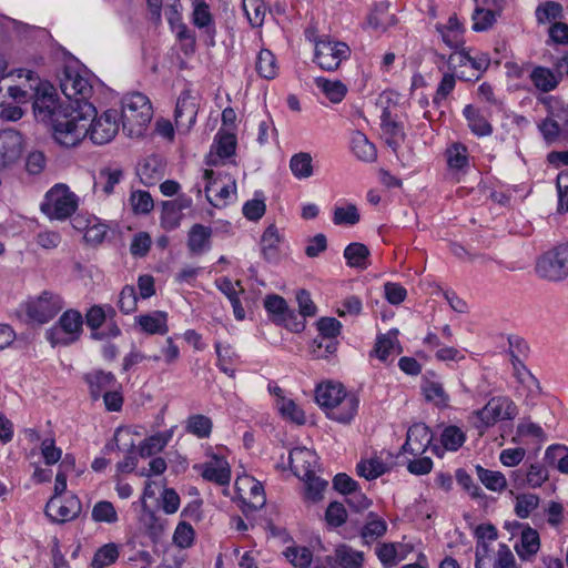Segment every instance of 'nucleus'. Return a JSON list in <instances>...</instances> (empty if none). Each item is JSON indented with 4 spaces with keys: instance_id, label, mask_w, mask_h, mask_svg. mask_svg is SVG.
<instances>
[{
    "instance_id": "f257e3e1",
    "label": "nucleus",
    "mask_w": 568,
    "mask_h": 568,
    "mask_svg": "<svg viewBox=\"0 0 568 568\" xmlns=\"http://www.w3.org/2000/svg\"><path fill=\"white\" fill-rule=\"evenodd\" d=\"M95 113V108L91 103L78 104V108L70 103L63 108L62 114L54 118V140L67 148L78 145L88 136L90 121Z\"/></svg>"
},
{
    "instance_id": "f03ea898",
    "label": "nucleus",
    "mask_w": 568,
    "mask_h": 568,
    "mask_svg": "<svg viewBox=\"0 0 568 568\" xmlns=\"http://www.w3.org/2000/svg\"><path fill=\"white\" fill-rule=\"evenodd\" d=\"M152 105L149 98L140 92H132L122 99L123 132L130 138L144 134L152 119Z\"/></svg>"
},
{
    "instance_id": "7ed1b4c3",
    "label": "nucleus",
    "mask_w": 568,
    "mask_h": 568,
    "mask_svg": "<svg viewBox=\"0 0 568 568\" xmlns=\"http://www.w3.org/2000/svg\"><path fill=\"white\" fill-rule=\"evenodd\" d=\"M518 415L517 405L506 396H496L480 409L471 413L470 424L483 435L498 422L511 420Z\"/></svg>"
},
{
    "instance_id": "20e7f679",
    "label": "nucleus",
    "mask_w": 568,
    "mask_h": 568,
    "mask_svg": "<svg viewBox=\"0 0 568 568\" xmlns=\"http://www.w3.org/2000/svg\"><path fill=\"white\" fill-rule=\"evenodd\" d=\"M80 199L63 183L53 185L41 203V211L50 220L64 221L79 207Z\"/></svg>"
},
{
    "instance_id": "39448f33",
    "label": "nucleus",
    "mask_w": 568,
    "mask_h": 568,
    "mask_svg": "<svg viewBox=\"0 0 568 568\" xmlns=\"http://www.w3.org/2000/svg\"><path fill=\"white\" fill-rule=\"evenodd\" d=\"M18 77H26L29 82V89L33 91V110L34 113L41 116L43 120L51 119L52 123L58 114L63 113V109L58 108L57 98L54 94L53 87L48 83L33 85L38 78H34V73L30 70H18Z\"/></svg>"
},
{
    "instance_id": "423d86ee",
    "label": "nucleus",
    "mask_w": 568,
    "mask_h": 568,
    "mask_svg": "<svg viewBox=\"0 0 568 568\" xmlns=\"http://www.w3.org/2000/svg\"><path fill=\"white\" fill-rule=\"evenodd\" d=\"M83 318L80 312L69 310L59 318L58 323L47 331L45 337L52 346L70 345L79 339L82 333Z\"/></svg>"
},
{
    "instance_id": "0eeeda50",
    "label": "nucleus",
    "mask_w": 568,
    "mask_h": 568,
    "mask_svg": "<svg viewBox=\"0 0 568 568\" xmlns=\"http://www.w3.org/2000/svg\"><path fill=\"white\" fill-rule=\"evenodd\" d=\"M351 54L349 47L328 37L315 41L314 61L325 71H335Z\"/></svg>"
},
{
    "instance_id": "6e6552de",
    "label": "nucleus",
    "mask_w": 568,
    "mask_h": 568,
    "mask_svg": "<svg viewBox=\"0 0 568 568\" xmlns=\"http://www.w3.org/2000/svg\"><path fill=\"white\" fill-rule=\"evenodd\" d=\"M536 272L549 281H560L568 276V244L545 253L537 262Z\"/></svg>"
},
{
    "instance_id": "1a4fd4ad",
    "label": "nucleus",
    "mask_w": 568,
    "mask_h": 568,
    "mask_svg": "<svg viewBox=\"0 0 568 568\" xmlns=\"http://www.w3.org/2000/svg\"><path fill=\"white\" fill-rule=\"evenodd\" d=\"M60 88L70 101H74V108H78V104L89 103L92 85L89 79L78 70L65 68L60 79Z\"/></svg>"
},
{
    "instance_id": "9d476101",
    "label": "nucleus",
    "mask_w": 568,
    "mask_h": 568,
    "mask_svg": "<svg viewBox=\"0 0 568 568\" xmlns=\"http://www.w3.org/2000/svg\"><path fill=\"white\" fill-rule=\"evenodd\" d=\"M63 307L59 295L43 292L37 298L30 300L26 304V313L30 321L44 324L51 321Z\"/></svg>"
},
{
    "instance_id": "9b49d317",
    "label": "nucleus",
    "mask_w": 568,
    "mask_h": 568,
    "mask_svg": "<svg viewBox=\"0 0 568 568\" xmlns=\"http://www.w3.org/2000/svg\"><path fill=\"white\" fill-rule=\"evenodd\" d=\"M203 179L206 181L204 186L207 201L215 207L225 206L231 200L235 199L236 184L234 180L222 181L215 176L213 170H204Z\"/></svg>"
},
{
    "instance_id": "f8f14e48",
    "label": "nucleus",
    "mask_w": 568,
    "mask_h": 568,
    "mask_svg": "<svg viewBox=\"0 0 568 568\" xmlns=\"http://www.w3.org/2000/svg\"><path fill=\"white\" fill-rule=\"evenodd\" d=\"M119 132L118 112L106 110L100 116L91 118L88 136L92 143L103 145L111 142Z\"/></svg>"
},
{
    "instance_id": "ddd939ff",
    "label": "nucleus",
    "mask_w": 568,
    "mask_h": 568,
    "mask_svg": "<svg viewBox=\"0 0 568 568\" xmlns=\"http://www.w3.org/2000/svg\"><path fill=\"white\" fill-rule=\"evenodd\" d=\"M24 150L22 135L16 130L0 131V171L12 169L21 160Z\"/></svg>"
},
{
    "instance_id": "4468645a",
    "label": "nucleus",
    "mask_w": 568,
    "mask_h": 568,
    "mask_svg": "<svg viewBox=\"0 0 568 568\" xmlns=\"http://www.w3.org/2000/svg\"><path fill=\"white\" fill-rule=\"evenodd\" d=\"M81 501L77 496L65 499L51 497L45 505V515L54 523H67L75 519L81 513Z\"/></svg>"
},
{
    "instance_id": "2eb2a0df",
    "label": "nucleus",
    "mask_w": 568,
    "mask_h": 568,
    "mask_svg": "<svg viewBox=\"0 0 568 568\" xmlns=\"http://www.w3.org/2000/svg\"><path fill=\"white\" fill-rule=\"evenodd\" d=\"M290 466L298 478L316 473L318 457L316 453L306 447H296L290 452Z\"/></svg>"
},
{
    "instance_id": "dca6fc26",
    "label": "nucleus",
    "mask_w": 568,
    "mask_h": 568,
    "mask_svg": "<svg viewBox=\"0 0 568 568\" xmlns=\"http://www.w3.org/2000/svg\"><path fill=\"white\" fill-rule=\"evenodd\" d=\"M430 443L432 433L429 428L423 423H417L409 427L403 449L418 456L426 452Z\"/></svg>"
},
{
    "instance_id": "f3484780",
    "label": "nucleus",
    "mask_w": 568,
    "mask_h": 568,
    "mask_svg": "<svg viewBox=\"0 0 568 568\" xmlns=\"http://www.w3.org/2000/svg\"><path fill=\"white\" fill-rule=\"evenodd\" d=\"M199 468L204 479L222 486L229 485L231 469L229 463L223 457L213 456Z\"/></svg>"
},
{
    "instance_id": "a211bd4d",
    "label": "nucleus",
    "mask_w": 568,
    "mask_h": 568,
    "mask_svg": "<svg viewBox=\"0 0 568 568\" xmlns=\"http://www.w3.org/2000/svg\"><path fill=\"white\" fill-rule=\"evenodd\" d=\"M135 324L143 333L154 335H164L169 332L168 315L162 311H154L148 314H141L134 318Z\"/></svg>"
},
{
    "instance_id": "6ab92c4d",
    "label": "nucleus",
    "mask_w": 568,
    "mask_h": 568,
    "mask_svg": "<svg viewBox=\"0 0 568 568\" xmlns=\"http://www.w3.org/2000/svg\"><path fill=\"white\" fill-rule=\"evenodd\" d=\"M192 22L211 39L215 36V22L205 0H193Z\"/></svg>"
},
{
    "instance_id": "aec40b11",
    "label": "nucleus",
    "mask_w": 568,
    "mask_h": 568,
    "mask_svg": "<svg viewBox=\"0 0 568 568\" xmlns=\"http://www.w3.org/2000/svg\"><path fill=\"white\" fill-rule=\"evenodd\" d=\"M345 394L346 392L341 384L328 382L317 386L315 399L320 406L331 412L343 399Z\"/></svg>"
},
{
    "instance_id": "412c9836",
    "label": "nucleus",
    "mask_w": 568,
    "mask_h": 568,
    "mask_svg": "<svg viewBox=\"0 0 568 568\" xmlns=\"http://www.w3.org/2000/svg\"><path fill=\"white\" fill-rule=\"evenodd\" d=\"M400 352L402 347L397 339V331H389L386 334L379 335L373 349L375 356L384 363L389 359L392 361Z\"/></svg>"
},
{
    "instance_id": "4be33fe9",
    "label": "nucleus",
    "mask_w": 568,
    "mask_h": 568,
    "mask_svg": "<svg viewBox=\"0 0 568 568\" xmlns=\"http://www.w3.org/2000/svg\"><path fill=\"white\" fill-rule=\"evenodd\" d=\"M540 548V538L536 529L526 526L520 534V542L515 546L517 555L523 560H530Z\"/></svg>"
},
{
    "instance_id": "5701e85b",
    "label": "nucleus",
    "mask_w": 568,
    "mask_h": 568,
    "mask_svg": "<svg viewBox=\"0 0 568 568\" xmlns=\"http://www.w3.org/2000/svg\"><path fill=\"white\" fill-rule=\"evenodd\" d=\"M436 29L447 47L458 49L463 45L464 28L456 16L449 17L447 23L438 24Z\"/></svg>"
},
{
    "instance_id": "b1692460",
    "label": "nucleus",
    "mask_w": 568,
    "mask_h": 568,
    "mask_svg": "<svg viewBox=\"0 0 568 568\" xmlns=\"http://www.w3.org/2000/svg\"><path fill=\"white\" fill-rule=\"evenodd\" d=\"M334 562L341 568H363L365 555L348 545H338L332 557Z\"/></svg>"
},
{
    "instance_id": "393cba45",
    "label": "nucleus",
    "mask_w": 568,
    "mask_h": 568,
    "mask_svg": "<svg viewBox=\"0 0 568 568\" xmlns=\"http://www.w3.org/2000/svg\"><path fill=\"white\" fill-rule=\"evenodd\" d=\"M358 399L354 395L345 394L336 406L327 412V416L338 423H349L357 413Z\"/></svg>"
},
{
    "instance_id": "a878e982",
    "label": "nucleus",
    "mask_w": 568,
    "mask_h": 568,
    "mask_svg": "<svg viewBox=\"0 0 568 568\" xmlns=\"http://www.w3.org/2000/svg\"><path fill=\"white\" fill-rule=\"evenodd\" d=\"M85 381L89 384L90 393L93 399L100 398L106 390L114 387L115 377L112 373L97 371L85 375Z\"/></svg>"
},
{
    "instance_id": "bb28decb",
    "label": "nucleus",
    "mask_w": 568,
    "mask_h": 568,
    "mask_svg": "<svg viewBox=\"0 0 568 568\" xmlns=\"http://www.w3.org/2000/svg\"><path fill=\"white\" fill-rule=\"evenodd\" d=\"M351 148L354 155L361 161L373 162L377 158L375 145L361 131L353 132Z\"/></svg>"
},
{
    "instance_id": "cd10ccee",
    "label": "nucleus",
    "mask_w": 568,
    "mask_h": 568,
    "mask_svg": "<svg viewBox=\"0 0 568 568\" xmlns=\"http://www.w3.org/2000/svg\"><path fill=\"white\" fill-rule=\"evenodd\" d=\"M197 114L195 103L189 97H180L175 108V123L178 129L189 130L195 122Z\"/></svg>"
},
{
    "instance_id": "c85d7f7f",
    "label": "nucleus",
    "mask_w": 568,
    "mask_h": 568,
    "mask_svg": "<svg viewBox=\"0 0 568 568\" xmlns=\"http://www.w3.org/2000/svg\"><path fill=\"white\" fill-rule=\"evenodd\" d=\"M531 82L541 92H549L557 88L560 82L556 70L551 71L545 67H536L529 75Z\"/></svg>"
},
{
    "instance_id": "c756f323",
    "label": "nucleus",
    "mask_w": 568,
    "mask_h": 568,
    "mask_svg": "<svg viewBox=\"0 0 568 568\" xmlns=\"http://www.w3.org/2000/svg\"><path fill=\"white\" fill-rule=\"evenodd\" d=\"M212 230L209 226L202 224H194L187 239V247L193 254H201L210 247V239Z\"/></svg>"
},
{
    "instance_id": "7c9ffc66",
    "label": "nucleus",
    "mask_w": 568,
    "mask_h": 568,
    "mask_svg": "<svg viewBox=\"0 0 568 568\" xmlns=\"http://www.w3.org/2000/svg\"><path fill=\"white\" fill-rule=\"evenodd\" d=\"M368 26L376 31H385L396 23L395 16L389 12V3L381 2L375 6L367 18Z\"/></svg>"
},
{
    "instance_id": "2f4dec72",
    "label": "nucleus",
    "mask_w": 568,
    "mask_h": 568,
    "mask_svg": "<svg viewBox=\"0 0 568 568\" xmlns=\"http://www.w3.org/2000/svg\"><path fill=\"white\" fill-rule=\"evenodd\" d=\"M184 427L186 433L203 439L210 437L213 423L212 419L205 415L194 414L186 418Z\"/></svg>"
},
{
    "instance_id": "473e14b6",
    "label": "nucleus",
    "mask_w": 568,
    "mask_h": 568,
    "mask_svg": "<svg viewBox=\"0 0 568 568\" xmlns=\"http://www.w3.org/2000/svg\"><path fill=\"white\" fill-rule=\"evenodd\" d=\"M138 174L146 185H152L163 176V165L156 156L148 158L139 165Z\"/></svg>"
},
{
    "instance_id": "72a5a7b5",
    "label": "nucleus",
    "mask_w": 568,
    "mask_h": 568,
    "mask_svg": "<svg viewBox=\"0 0 568 568\" xmlns=\"http://www.w3.org/2000/svg\"><path fill=\"white\" fill-rule=\"evenodd\" d=\"M463 113L468 122L469 129L474 134L478 136H486L491 134L493 128L490 123L474 106L466 105Z\"/></svg>"
},
{
    "instance_id": "f704fd0d",
    "label": "nucleus",
    "mask_w": 568,
    "mask_h": 568,
    "mask_svg": "<svg viewBox=\"0 0 568 568\" xmlns=\"http://www.w3.org/2000/svg\"><path fill=\"white\" fill-rule=\"evenodd\" d=\"M315 83L332 103H339L347 93V87L338 80L331 81L320 77L315 79Z\"/></svg>"
},
{
    "instance_id": "c9c22d12",
    "label": "nucleus",
    "mask_w": 568,
    "mask_h": 568,
    "mask_svg": "<svg viewBox=\"0 0 568 568\" xmlns=\"http://www.w3.org/2000/svg\"><path fill=\"white\" fill-rule=\"evenodd\" d=\"M148 4L152 10L155 19H160L161 10L170 23L180 20V1L179 0H148Z\"/></svg>"
},
{
    "instance_id": "e433bc0d",
    "label": "nucleus",
    "mask_w": 568,
    "mask_h": 568,
    "mask_svg": "<svg viewBox=\"0 0 568 568\" xmlns=\"http://www.w3.org/2000/svg\"><path fill=\"white\" fill-rule=\"evenodd\" d=\"M369 250L362 243H351L344 250V257L351 267L366 268L368 266Z\"/></svg>"
},
{
    "instance_id": "4c0bfd02",
    "label": "nucleus",
    "mask_w": 568,
    "mask_h": 568,
    "mask_svg": "<svg viewBox=\"0 0 568 568\" xmlns=\"http://www.w3.org/2000/svg\"><path fill=\"white\" fill-rule=\"evenodd\" d=\"M173 430L158 433L143 440L140 445V455L142 457H150L160 453L171 440Z\"/></svg>"
},
{
    "instance_id": "58836bf2",
    "label": "nucleus",
    "mask_w": 568,
    "mask_h": 568,
    "mask_svg": "<svg viewBox=\"0 0 568 568\" xmlns=\"http://www.w3.org/2000/svg\"><path fill=\"white\" fill-rule=\"evenodd\" d=\"M290 169L292 174L298 180L311 178L313 175L312 155L307 152L294 154L290 160Z\"/></svg>"
},
{
    "instance_id": "ea45409f",
    "label": "nucleus",
    "mask_w": 568,
    "mask_h": 568,
    "mask_svg": "<svg viewBox=\"0 0 568 568\" xmlns=\"http://www.w3.org/2000/svg\"><path fill=\"white\" fill-rule=\"evenodd\" d=\"M215 352L217 355L219 368L226 375L234 377V369L231 367V365L239 358L235 349L230 344L216 342Z\"/></svg>"
},
{
    "instance_id": "a19ab883",
    "label": "nucleus",
    "mask_w": 568,
    "mask_h": 568,
    "mask_svg": "<svg viewBox=\"0 0 568 568\" xmlns=\"http://www.w3.org/2000/svg\"><path fill=\"white\" fill-rule=\"evenodd\" d=\"M422 390L426 400L434 403L436 406H447L449 396L445 392L442 383L426 379L422 385Z\"/></svg>"
},
{
    "instance_id": "79ce46f5",
    "label": "nucleus",
    "mask_w": 568,
    "mask_h": 568,
    "mask_svg": "<svg viewBox=\"0 0 568 568\" xmlns=\"http://www.w3.org/2000/svg\"><path fill=\"white\" fill-rule=\"evenodd\" d=\"M91 517L95 523L108 525H113L119 520L118 511L113 504L109 500H100L94 504Z\"/></svg>"
},
{
    "instance_id": "37998d69",
    "label": "nucleus",
    "mask_w": 568,
    "mask_h": 568,
    "mask_svg": "<svg viewBox=\"0 0 568 568\" xmlns=\"http://www.w3.org/2000/svg\"><path fill=\"white\" fill-rule=\"evenodd\" d=\"M476 474L483 485L493 491H503L506 488V477L500 471L489 470L481 466L476 467Z\"/></svg>"
},
{
    "instance_id": "c03bdc74",
    "label": "nucleus",
    "mask_w": 568,
    "mask_h": 568,
    "mask_svg": "<svg viewBox=\"0 0 568 568\" xmlns=\"http://www.w3.org/2000/svg\"><path fill=\"white\" fill-rule=\"evenodd\" d=\"M119 558V546L114 542H109L100 547L91 561L92 568H105Z\"/></svg>"
},
{
    "instance_id": "a18cd8bd",
    "label": "nucleus",
    "mask_w": 568,
    "mask_h": 568,
    "mask_svg": "<svg viewBox=\"0 0 568 568\" xmlns=\"http://www.w3.org/2000/svg\"><path fill=\"white\" fill-rule=\"evenodd\" d=\"M282 241L277 227L271 224L263 233L261 237L262 252L267 260H272L276 256L278 244Z\"/></svg>"
},
{
    "instance_id": "49530a36",
    "label": "nucleus",
    "mask_w": 568,
    "mask_h": 568,
    "mask_svg": "<svg viewBox=\"0 0 568 568\" xmlns=\"http://www.w3.org/2000/svg\"><path fill=\"white\" fill-rule=\"evenodd\" d=\"M368 519L369 520L364 525L361 532V537L363 538L365 544H369L376 540L377 538L382 537L387 530L386 523L383 519L378 518L373 513L368 515Z\"/></svg>"
},
{
    "instance_id": "de8ad7c7",
    "label": "nucleus",
    "mask_w": 568,
    "mask_h": 568,
    "mask_svg": "<svg viewBox=\"0 0 568 568\" xmlns=\"http://www.w3.org/2000/svg\"><path fill=\"white\" fill-rule=\"evenodd\" d=\"M114 315L115 311L110 305H93L85 314V322L92 331H97L108 317L112 318Z\"/></svg>"
},
{
    "instance_id": "09e8293b",
    "label": "nucleus",
    "mask_w": 568,
    "mask_h": 568,
    "mask_svg": "<svg viewBox=\"0 0 568 568\" xmlns=\"http://www.w3.org/2000/svg\"><path fill=\"white\" fill-rule=\"evenodd\" d=\"M276 407L285 419L298 425H303L305 423L304 412L296 405V403L293 399H277Z\"/></svg>"
},
{
    "instance_id": "8fccbe9b",
    "label": "nucleus",
    "mask_w": 568,
    "mask_h": 568,
    "mask_svg": "<svg viewBox=\"0 0 568 568\" xmlns=\"http://www.w3.org/2000/svg\"><path fill=\"white\" fill-rule=\"evenodd\" d=\"M242 4L251 26L261 27L266 14V6L263 0H243Z\"/></svg>"
},
{
    "instance_id": "3c124183",
    "label": "nucleus",
    "mask_w": 568,
    "mask_h": 568,
    "mask_svg": "<svg viewBox=\"0 0 568 568\" xmlns=\"http://www.w3.org/2000/svg\"><path fill=\"white\" fill-rule=\"evenodd\" d=\"M545 459L550 465H557L562 474H568V448L564 445H551L546 449Z\"/></svg>"
},
{
    "instance_id": "603ef678",
    "label": "nucleus",
    "mask_w": 568,
    "mask_h": 568,
    "mask_svg": "<svg viewBox=\"0 0 568 568\" xmlns=\"http://www.w3.org/2000/svg\"><path fill=\"white\" fill-rule=\"evenodd\" d=\"M356 469L359 476L372 480L385 474L387 466L379 458H369L358 463Z\"/></svg>"
},
{
    "instance_id": "864d4df0",
    "label": "nucleus",
    "mask_w": 568,
    "mask_h": 568,
    "mask_svg": "<svg viewBox=\"0 0 568 568\" xmlns=\"http://www.w3.org/2000/svg\"><path fill=\"white\" fill-rule=\"evenodd\" d=\"M564 8L559 2L547 1L536 9V19L539 23L545 24L552 20L562 19Z\"/></svg>"
},
{
    "instance_id": "5fc2aeb1",
    "label": "nucleus",
    "mask_w": 568,
    "mask_h": 568,
    "mask_svg": "<svg viewBox=\"0 0 568 568\" xmlns=\"http://www.w3.org/2000/svg\"><path fill=\"white\" fill-rule=\"evenodd\" d=\"M258 74L265 79H274L277 74L276 59L270 50H261L256 61Z\"/></svg>"
},
{
    "instance_id": "6e6d98bb",
    "label": "nucleus",
    "mask_w": 568,
    "mask_h": 568,
    "mask_svg": "<svg viewBox=\"0 0 568 568\" xmlns=\"http://www.w3.org/2000/svg\"><path fill=\"white\" fill-rule=\"evenodd\" d=\"M99 176L102 181L103 193L110 195L114 192V186L122 181L123 170L119 166H108L100 170Z\"/></svg>"
},
{
    "instance_id": "4d7b16f0",
    "label": "nucleus",
    "mask_w": 568,
    "mask_h": 568,
    "mask_svg": "<svg viewBox=\"0 0 568 568\" xmlns=\"http://www.w3.org/2000/svg\"><path fill=\"white\" fill-rule=\"evenodd\" d=\"M305 483L306 498L313 501L322 499L323 493L327 486V481L316 476V473H312L308 476L301 477Z\"/></svg>"
},
{
    "instance_id": "13d9d810",
    "label": "nucleus",
    "mask_w": 568,
    "mask_h": 568,
    "mask_svg": "<svg viewBox=\"0 0 568 568\" xmlns=\"http://www.w3.org/2000/svg\"><path fill=\"white\" fill-rule=\"evenodd\" d=\"M264 307L268 313L276 315L281 322H285L287 317L293 316V311L287 307L286 301L280 295L266 296Z\"/></svg>"
},
{
    "instance_id": "bf43d9fd",
    "label": "nucleus",
    "mask_w": 568,
    "mask_h": 568,
    "mask_svg": "<svg viewBox=\"0 0 568 568\" xmlns=\"http://www.w3.org/2000/svg\"><path fill=\"white\" fill-rule=\"evenodd\" d=\"M214 148L221 159H227L235 153L236 138L233 133L219 132L215 138Z\"/></svg>"
},
{
    "instance_id": "052dcab7",
    "label": "nucleus",
    "mask_w": 568,
    "mask_h": 568,
    "mask_svg": "<svg viewBox=\"0 0 568 568\" xmlns=\"http://www.w3.org/2000/svg\"><path fill=\"white\" fill-rule=\"evenodd\" d=\"M359 212L354 204L336 206L333 214L335 225H355L359 221Z\"/></svg>"
},
{
    "instance_id": "680f3d73",
    "label": "nucleus",
    "mask_w": 568,
    "mask_h": 568,
    "mask_svg": "<svg viewBox=\"0 0 568 568\" xmlns=\"http://www.w3.org/2000/svg\"><path fill=\"white\" fill-rule=\"evenodd\" d=\"M539 498L535 494H521L516 497L515 513L519 518H528L538 507Z\"/></svg>"
},
{
    "instance_id": "e2e57ef3",
    "label": "nucleus",
    "mask_w": 568,
    "mask_h": 568,
    "mask_svg": "<svg viewBox=\"0 0 568 568\" xmlns=\"http://www.w3.org/2000/svg\"><path fill=\"white\" fill-rule=\"evenodd\" d=\"M285 556L296 568H307L313 558L312 551L306 547H288Z\"/></svg>"
},
{
    "instance_id": "0e129e2a",
    "label": "nucleus",
    "mask_w": 568,
    "mask_h": 568,
    "mask_svg": "<svg viewBox=\"0 0 568 568\" xmlns=\"http://www.w3.org/2000/svg\"><path fill=\"white\" fill-rule=\"evenodd\" d=\"M443 446L448 450H457L465 442V434L457 426L446 427L440 437Z\"/></svg>"
},
{
    "instance_id": "69168bd1",
    "label": "nucleus",
    "mask_w": 568,
    "mask_h": 568,
    "mask_svg": "<svg viewBox=\"0 0 568 568\" xmlns=\"http://www.w3.org/2000/svg\"><path fill=\"white\" fill-rule=\"evenodd\" d=\"M138 296L132 285H125L119 295L118 307L124 314H131L136 311Z\"/></svg>"
},
{
    "instance_id": "338daca9",
    "label": "nucleus",
    "mask_w": 568,
    "mask_h": 568,
    "mask_svg": "<svg viewBox=\"0 0 568 568\" xmlns=\"http://www.w3.org/2000/svg\"><path fill=\"white\" fill-rule=\"evenodd\" d=\"M376 555L385 568L397 565L403 557L398 556L396 544H382L376 548Z\"/></svg>"
},
{
    "instance_id": "774afa93",
    "label": "nucleus",
    "mask_w": 568,
    "mask_h": 568,
    "mask_svg": "<svg viewBox=\"0 0 568 568\" xmlns=\"http://www.w3.org/2000/svg\"><path fill=\"white\" fill-rule=\"evenodd\" d=\"M475 568H494L493 564L495 560L494 549L491 544H485L484 541H477L475 552Z\"/></svg>"
}]
</instances>
